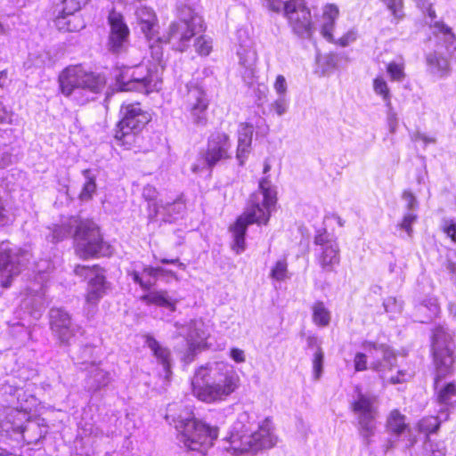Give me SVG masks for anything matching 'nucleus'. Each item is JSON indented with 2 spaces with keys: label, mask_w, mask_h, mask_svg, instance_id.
Instances as JSON below:
<instances>
[{
  "label": "nucleus",
  "mask_w": 456,
  "mask_h": 456,
  "mask_svg": "<svg viewBox=\"0 0 456 456\" xmlns=\"http://www.w3.org/2000/svg\"><path fill=\"white\" fill-rule=\"evenodd\" d=\"M423 12L428 13L429 37L428 50L425 53L427 70L437 78H443L450 73V60L456 56V35L452 28L443 20H437L436 12L429 0H414Z\"/></svg>",
  "instance_id": "nucleus-1"
},
{
  "label": "nucleus",
  "mask_w": 456,
  "mask_h": 456,
  "mask_svg": "<svg viewBox=\"0 0 456 456\" xmlns=\"http://www.w3.org/2000/svg\"><path fill=\"white\" fill-rule=\"evenodd\" d=\"M240 376L232 365L224 362H208L200 366L191 379L195 397L207 403L225 401L240 387Z\"/></svg>",
  "instance_id": "nucleus-2"
},
{
  "label": "nucleus",
  "mask_w": 456,
  "mask_h": 456,
  "mask_svg": "<svg viewBox=\"0 0 456 456\" xmlns=\"http://www.w3.org/2000/svg\"><path fill=\"white\" fill-rule=\"evenodd\" d=\"M276 187L269 177L259 180L258 190L253 192L243 215L231 228L233 237L232 249L236 254L245 250V234L251 224H267L277 201Z\"/></svg>",
  "instance_id": "nucleus-3"
},
{
  "label": "nucleus",
  "mask_w": 456,
  "mask_h": 456,
  "mask_svg": "<svg viewBox=\"0 0 456 456\" xmlns=\"http://www.w3.org/2000/svg\"><path fill=\"white\" fill-rule=\"evenodd\" d=\"M73 233L76 255L82 259L108 255L110 247L102 240L99 227L91 220L67 217L54 225L52 241L58 242Z\"/></svg>",
  "instance_id": "nucleus-4"
},
{
  "label": "nucleus",
  "mask_w": 456,
  "mask_h": 456,
  "mask_svg": "<svg viewBox=\"0 0 456 456\" xmlns=\"http://www.w3.org/2000/svg\"><path fill=\"white\" fill-rule=\"evenodd\" d=\"M452 336L444 327H436L433 331L432 352L436 369L435 389L437 394V402L443 412L447 413L449 408L456 405V385L448 383L440 386V380L452 371L453 359Z\"/></svg>",
  "instance_id": "nucleus-5"
},
{
  "label": "nucleus",
  "mask_w": 456,
  "mask_h": 456,
  "mask_svg": "<svg viewBox=\"0 0 456 456\" xmlns=\"http://www.w3.org/2000/svg\"><path fill=\"white\" fill-rule=\"evenodd\" d=\"M152 62L147 61L135 66H124L115 70L117 85L121 91H140L149 94L161 87L164 69L163 52L159 45H150Z\"/></svg>",
  "instance_id": "nucleus-6"
},
{
  "label": "nucleus",
  "mask_w": 456,
  "mask_h": 456,
  "mask_svg": "<svg viewBox=\"0 0 456 456\" xmlns=\"http://www.w3.org/2000/svg\"><path fill=\"white\" fill-rule=\"evenodd\" d=\"M227 441L230 445L226 450L238 455L271 448L276 444V437L273 434L270 419H265L258 426L256 431H252L249 416L244 412L240 414L233 423Z\"/></svg>",
  "instance_id": "nucleus-7"
},
{
  "label": "nucleus",
  "mask_w": 456,
  "mask_h": 456,
  "mask_svg": "<svg viewBox=\"0 0 456 456\" xmlns=\"http://www.w3.org/2000/svg\"><path fill=\"white\" fill-rule=\"evenodd\" d=\"M59 82L65 96L72 98L78 104H85L103 89L106 79L102 75L86 71L80 65H75L61 73Z\"/></svg>",
  "instance_id": "nucleus-8"
},
{
  "label": "nucleus",
  "mask_w": 456,
  "mask_h": 456,
  "mask_svg": "<svg viewBox=\"0 0 456 456\" xmlns=\"http://www.w3.org/2000/svg\"><path fill=\"white\" fill-rule=\"evenodd\" d=\"M173 406H169L167 419H172L178 432V439L183 445L191 451L204 452L213 445L218 436V429L191 417L186 411L184 416L175 417L172 414Z\"/></svg>",
  "instance_id": "nucleus-9"
},
{
  "label": "nucleus",
  "mask_w": 456,
  "mask_h": 456,
  "mask_svg": "<svg viewBox=\"0 0 456 456\" xmlns=\"http://www.w3.org/2000/svg\"><path fill=\"white\" fill-rule=\"evenodd\" d=\"M178 20L173 21L168 30L160 37H156L155 43L169 44L173 49L185 51L191 38L204 30L203 19L188 5L178 8Z\"/></svg>",
  "instance_id": "nucleus-10"
},
{
  "label": "nucleus",
  "mask_w": 456,
  "mask_h": 456,
  "mask_svg": "<svg viewBox=\"0 0 456 456\" xmlns=\"http://www.w3.org/2000/svg\"><path fill=\"white\" fill-rule=\"evenodd\" d=\"M265 6L277 13L283 12L292 31L303 39H312L316 31L310 8L305 0H264Z\"/></svg>",
  "instance_id": "nucleus-11"
},
{
  "label": "nucleus",
  "mask_w": 456,
  "mask_h": 456,
  "mask_svg": "<svg viewBox=\"0 0 456 456\" xmlns=\"http://www.w3.org/2000/svg\"><path fill=\"white\" fill-rule=\"evenodd\" d=\"M365 349L371 359L370 369L379 373L384 383L399 384L411 378L409 372L401 370H396V375L392 374L396 368V355L388 346L367 343Z\"/></svg>",
  "instance_id": "nucleus-12"
},
{
  "label": "nucleus",
  "mask_w": 456,
  "mask_h": 456,
  "mask_svg": "<svg viewBox=\"0 0 456 456\" xmlns=\"http://www.w3.org/2000/svg\"><path fill=\"white\" fill-rule=\"evenodd\" d=\"M74 273L79 277L89 278L86 295L84 312L87 318H92L97 312L98 304L108 289L104 270L99 265H81L74 267Z\"/></svg>",
  "instance_id": "nucleus-13"
},
{
  "label": "nucleus",
  "mask_w": 456,
  "mask_h": 456,
  "mask_svg": "<svg viewBox=\"0 0 456 456\" xmlns=\"http://www.w3.org/2000/svg\"><path fill=\"white\" fill-rule=\"evenodd\" d=\"M238 48L236 51L239 59V72L243 81L253 86L257 74V53L254 42L247 28H240L236 33Z\"/></svg>",
  "instance_id": "nucleus-14"
},
{
  "label": "nucleus",
  "mask_w": 456,
  "mask_h": 456,
  "mask_svg": "<svg viewBox=\"0 0 456 456\" xmlns=\"http://www.w3.org/2000/svg\"><path fill=\"white\" fill-rule=\"evenodd\" d=\"M120 112L123 118L118 123L115 138L126 143L148 124L151 120V115L142 110L138 102L123 104Z\"/></svg>",
  "instance_id": "nucleus-15"
},
{
  "label": "nucleus",
  "mask_w": 456,
  "mask_h": 456,
  "mask_svg": "<svg viewBox=\"0 0 456 456\" xmlns=\"http://www.w3.org/2000/svg\"><path fill=\"white\" fill-rule=\"evenodd\" d=\"M314 244L317 264L323 272H333L340 262V249L337 239L326 230L318 231Z\"/></svg>",
  "instance_id": "nucleus-16"
},
{
  "label": "nucleus",
  "mask_w": 456,
  "mask_h": 456,
  "mask_svg": "<svg viewBox=\"0 0 456 456\" xmlns=\"http://www.w3.org/2000/svg\"><path fill=\"white\" fill-rule=\"evenodd\" d=\"M378 404L379 400L376 395L361 392L352 404L353 411L357 415L361 435L367 444H370V438L374 435Z\"/></svg>",
  "instance_id": "nucleus-17"
},
{
  "label": "nucleus",
  "mask_w": 456,
  "mask_h": 456,
  "mask_svg": "<svg viewBox=\"0 0 456 456\" xmlns=\"http://www.w3.org/2000/svg\"><path fill=\"white\" fill-rule=\"evenodd\" d=\"M28 252L11 248L8 242L0 243V282L9 287L13 277L17 276L28 260Z\"/></svg>",
  "instance_id": "nucleus-18"
},
{
  "label": "nucleus",
  "mask_w": 456,
  "mask_h": 456,
  "mask_svg": "<svg viewBox=\"0 0 456 456\" xmlns=\"http://www.w3.org/2000/svg\"><path fill=\"white\" fill-rule=\"evenodd\" d=\"M209 104L210 99L201 86H188V93L184 100V110L192 124L198 126L207 125Z\"/></svg>",
  "instance_id": "nucleus-19"
},
{
  "label": "nucleus",
  "mask_w": 456,
  "mask_h": 456,
  "mask_svg": "<svg viewBox=\"0 0 456 456\" xmlns=\"http://www.w3.org/2000/svg\"><path fill=\"white\" fill-rule=\"evenodd\" d=\"M178 335L184 337L189 346L190 354L185 356V361H193L194 351L203 346L209 336V330L201 319L191 320L188 324L175 323Z\"/></svg>",
  "instance_id": "nucleus-20"
},
{
  "label": "nucleus",
  "mask_w": 456,
  "mask_h": 456,
  "mask_svg": "<svg viewBox=\"0 0 456 456\" xmlns=\"http://www.w3.org/2000/svg\"><path fill=\"white\" fill-rule=\"evenodd\" d=\"M94 347L86 346L82 349L83 355L79 358L82 360L80 362L85 365L84 370L86 371V387L89 392H98L106 387L112 381L111 374L100 367L99 364L92 362L87 363V359L93 355Z\"/></svg>",
  "instance_id": "nucleus-21"
},
{
  "label": "nucleus",
  "mask_w": 456,
  "mask_h": 456,
  "mask_svg": "<svg viewBox=\"0 0 456 456\" xmlns=\"http://www.w3.org/2000/svg\"><path fill=\"white\" fill-rule=\"evenodd\" d=\"M50 325L54 337L62 345H69L71 338L81 329L72 322L70 314L61 307L50 310Z\"/></svg>",
  "instance_id": "nucleus-22"
},
{
  "label": "nucleus",
  "mask_w": 456,
  "mask_h": 456,
  "mask_svg": "<svg viewBox=\"0 0 456 456\" xmlns=\"http://www.w3.org/2000/svg\"><path fill=\"white\" fill-rule=\"evenodd\" d=\"M387 428L392 437L387 440L386 452L395 448L398 438L402 436L406 438L405 448H411L415 444L416 437L406 423L405 416L401 414L399 411L394 410L390 412L387 420Z\"/></svg>",
  "instance_id": "nucleus-23"
},
{
  "label": "nucleus",
  "mask_w": 456,
  "mask_h": 456,
  "mask_svg": "<svg viewBox=\"0 0 456 456\" xmlns=\"http://www.w3.org/2000/svg\"><path fill=\"white\" fill-rule=\"evenodd\" d=\"M108 20L110 26L109 50L113 53H119L128 45L130 30L123 16L115 11L109 14Z\"/></svg>",
  "instance_id": "nucleus-24"
},
{
  "label": "nucleus",
  "mask_w": 456,
  "mask_h": 456,
  "mask_svg": "<svg viewBox=\"0 0 456 456\" xmlns=\"http://www.w3.org/2000/svg\"><path fill=\"white\" fill-rule=\"evenodd\" d=\"M127 273L135 283H138L145 290L154 286L159 278L175 275L172 271L162 267L143 266L140 265H134L127 271Z\"/></svg>",
  "instance_id": "nucleus-25"
},
{
  "label": "nucleus",
  "mask_w": 456,
  "mask_h": 456,
  "mask_svg": "<svg viewBox=\"0 0 456 456\" xmlns=\"http://www.w3.org/2000/svg\"><path fill=\"white\" fill-rule=\"evenodd\" d=\"M185 209V200L183 195H180L173 201H164L160 199L158 202L150 205V215L159 216L164 222L172 223L183 217Z\"/></svg>",
  "instance_id": "nucleus-26"
},
{
  "label": "nucleus",
  "mask_w": 456,
  "mask_h": 456,
  "mask_svg": "<svg viewBox=\"0 0 456 456\" xmlns=\"http://www.w3.org/2000/svg\"><path fill=\"white\" fill-rule=\"evenodd\" d=\"M231 142L224 133H215L208 139L205 161L208 168H212L219 160L229 157Z\"/></svg>",
  "instance_id": "nucleus-27"
},
{
  "label": "nucleus",
  "mask_w": 456,
  "mask_h": 456,
  "mask_svg": "<svg viewBox=\"0 0 456 456\" xmlns=\"http://www.w3.org/2000/svg\"><path fill=\"white\" fill-rule=\"evenodd\" d=\"M338 16V7L334 4H327L322 8V14L315 22L316 31L328 42H335L333 32Z\"/></svg>",
  "instance_id": "nucleus-28"
},
{
  "label": "nucleus",
  "mask_w": 456,
  "mask_h": 456,
  "mask_svg": "<svg viewBox=\"0 0 456 456\" xmlns=\"http://www.w3.org/2000/svg\"><path fill=\"white\" fill-rule=\"evenodd\" d=\"M137 17L138 25L141 31L145 37L154 45L156 40V33L158 32L159 25L157 16L151 8L147 6H140L135 12Z\"/></svg>",
  "instance_id": "nucleus-29"
},
{
  "label": "nucleus",
  "mask_w": 456,
  "mask_h": 456,
  "mask_svg": "<svg viewBox=\"0 0 456 456\" xmlns=\"http://www.w3.org/2000/svg\"><path fill=\"white\" fill-rule=\"evenodd\" d=\"M253 129L254 125L251 122L239 126L236 158L240 165H243L251 151Z\"/></svg>",
  "instance_id": "nucleus-30"
},
{
  "label": "nucleus",
  "mask_w": 456,
  "mask_h": 456,
  "mask_svg": "<svg viewBox=\"0 0 456 456\" xmlns=\"http://www.w3.org/2000/svg\"><path fill=\"white\" fill-rule=\"evenodd\" d=\"M141 301L147 305H155L173 313L176 310L179 300L172 297L167 290H153L142 295Z\"/></svg>",
  "instance_id": "nucleus-31"
},
{
  "label": "nucleus",
  "mask_w": 456,
  "mask_h": 456,
  "mask_svg": "<svg viewBox=\"0 0 456 456\" xmlns=\"http://www.w3.org/2000/svg\"><path fill=\"white\" fill-rule=\"evenodd\" d=\"M55 23L59 30L69 32L78 31L85 27L84 20L76 12L68 14L61 12V14L57 17Z\"/></svg>",
  "instance_id": "nucleus-32"
},
{
  "label": "nucleus",
  "mask_w": 456,
  "mask_h": 456,
  "mask_svg": "<svg viewBox=\"0 0 456 456\" xmlns=\"http://www.w3.org/2000/svg\"><path fill=\"white\" fill-rule=\"evenodd\" d=\"M145 344L151 349L159 362L163 365L166 372L170 368V352L167 347L162 346L152 336H145Z\"/></svg>",
  "instance_id": "nucleus-33"
},
{
  "label": "nucleus",
  "mask_w": 456,
  "mask_h": 456,
  "mask_svg": "<svg viewBox=\"0 0 456 456\" xmlns=\"http://www.w3.org/2000/svg\"><path fill=\"white\" fill-rule=\"evenodd\" d=\"M374 94L379 97L387 107L391 106L392 94L387 81L382 74L378 75L372 81Z\"/></svg>",
  "instance_id": "nucleus-34"
},
{
  "label": "nucleus",
  "mask_w": 456,
  "mask_h": 456,
  "mask_svg": "<svg viewBox=\"0 0 456 456\" xmlns=\"http://www.w3.org/2000/svg\"><path fill=\"white\" fill-rule=\"evenodd\" d=\"M447 419L448 413L443 412V409H440L438 416H429L419 420L418 424L419 431L427 434L434 433L439 428L441 422Z\"/></svg>",
  "instance_id": "nucleus-35"
},
{
  "label": "nucleus",
  "mask_w": 456,
  "mask_h": 456,
  "mask_svg": "<svg viewBox=\"0 0 456 456\" xmlns=\"http://www.w3.org/2000/svg\"><path fill=\"white\" fill-rule=\"evenodd\" d=\"M387 73L391 81L401 82L405 77V61L398 56L387 64Z\"/></svg>",
  "instance_id": "nucleus-36"
},
{
  "label": "nucleus",
  "mask_w": 456,
  "mask_h": 456,
  "mask_svg": "<svg viewBox=\"0 0 456 456\" xmlns=\"http://www.w3.org/2000/svg\"><path fill=\"white\" fill-rule=\"evenodd\" d=\"M308 345L313 346L316 345L317 348L314 354L312 363H313V377L314 380H318L322 374L323 370V360H324V353L321 346L317 344L318 340L314 337L308 338Z\"/></svg>",
  "instance_id": "nucleus-37"
},
{
  "label": "nucleus",
  "mask_w": 456,
  "mask_h": 456,
  "mask_svg": "<svg viewBox=\"0 0 456 456\" xmlns=\"http://www.w3.org/2000/svg\"><path fill=\"white\" fill-rule=\"evenodd\" d=\"M313 322L319 327H326L330 324L331 319L330 311L322 301L315 302L312 306Z\"/></svg>",
  "instance_id": "nucleus-38"
},
{
  "label": "nucleus",
  "mask_w": 456,
  "mask_h": 456,
  "mask_svg": "<svg viewBox=\"0 0 456 456\" xmlns=\"http://www.w3.org/2000/svg\"><path fill=\"white\" fill-rule=\"evenodd\" d=\"M392 16V22L398 23L404 17L403 0H380Z\"/></svg>",
  "instance_id": "nucleus-39"
},
{
  "label": "nucleus",
  "mask_w": 456,
  "mask_h": 456,
  "mask_svg": "<svg viewBox=\"0 0 456 456\" xmlns=\"http://www.w3.org/2000/svg\"><path fill=\"white\" fill-rule=\"evenodd\" d=\"M288 264L285 259L279 260L275 263L271 270L270 276L272 279L281 281L288 277Z\"/></svg>",
  "instance_id": "nucleus-40"
},
{
  "label": "nucleus",
  "mask_w": 456,
  "mask_h": 456,
  "mask_svg": "<svg viewBox=\"0 0 456 456\" xmlns=\"http://www.w3.org/2000/svg\"><path fill=\"white\" fill-rule=\"evenodd\" d=\"M212 40L210 37H199L194 44L195 51L201 56L208 55L212 51Z\"/></svg>",
  "instance_id": "nucleus-41"
},
{
  "label": "nucleus",
  "mask_w": 456,
  "mask_h": 456,
  "mask_svg": "<svg viewBox=\"0 0 456 456\" xmlns=\"http://www.w3.org/2000/svg\"><path fill=\"white\" fill-rule=\"evenodd\" d=\"M289 105V100L287 95L278 96V98L272 102L271 110H273L278 116L284 115Z\"/></svg>",
  "instance_id": "nucleus-42"
},
{
  "label": "nucleus",
  "mask_w": 456,
  "mask_h": 456,
  "mask_svg": "<svg viewBox=\"0 0 456 456\" xmlns=\"http://www.w3.org/2000/svg\"><path fill=\"white\" fill-rule=\"evenodd\" d=\"M411 141L416 144L417 147L420 146L423 149H425L428 144L436 142L435 137L421 132H416L412 134Z\"/></svg>",
  "instance_id": "nucleus-43"
},
{
  "label": "nucleus",
  "mask_w": 456,
  "mask_h": 456,
  "mask_svg": "<svg viewBox=\"0 0 456 456\" xmlns=\"http://www.w3.org/2000/svg\"><path fill=\"white\" fill-rule=\"evenodd\" d=\"M442 229L444 232L456 243V218L444 219Z\"/></svg>",
  "instance_id": "nucleus-44"
},
{
  "label": "nucleus",
  "mask_w": 456,
  "mask_h": 456,
  "mask_svg": "<svg viewBox=\"0 0 456 456\" xmlns=\"http://www.w3.org/2000/svg\"><path fill=\"white\" fill-rule=\"evenodd\" d=\"M383 305L387 313L394 314H400L403 309L401 302H399L395 297H393L386 298L383 302Z\"/></svg>",
  "instance_id": "nucleus-45"
},
{
  "label": "nucleus",
  "mask_w": 456,
  "mask_h": 456,
  "mask_svg": "<svg viewBox=\"0 0 456 456\" xmlns=\"http://www.w3.org/2000/svg\"><path fill=\"white\" fill-rule=\"evenodd\" d=\"M95 189H96V184L94 182V178L86 177V182L85 183L82 191L80 193L81 200H87L91 199Z\"/></svg>",
  "instance_id": "nucleus-46"
},
{
  "label": "nucleus",
  "mask_w": 456,
  "mask_h": 456,
  "mask_svg": "<svg viewBox=\"0 0 456 456\" xmlns=\"http://www.w3.org/2000/svg\"><path fill=\"white\" fill-rule=\"evenodd\" d=\"M83 4H86L83 0H63L62 12L68 14L77 12Z\"/></svg>",
  "instance_id": "nucleus-47"
},
{
  "label": "nucleus",
  "mask_w": 456,
  "mask_h": 456,
  "mask_svg": "<svg viewBox=\"0 0 456 456\" xmlns=\"http://www.w3.org/2000/svg\"><path fill=\"white\" fill-rule=\"evenodd\" d=\"M356 39V32L354 29H350L347 32H346L341 37L338 39H335V42H332L335 45H340V46H347L351 43L354 42Z\"/></svg>",
  "instance_id": "nucleus-48"
},
{
  "label": "nucleus",
  "mask_w": 456,
  "mask_h": 456,
  "mask_svg": "<svg viewBox=\"0 0 456 456\" xmlns=\"http://www.w3.org/2000/svg\"><path fill=\"white\" fill-rule=\"evenodd\" d=\"M273 89L278 96L287 95V81L282 75H278L276 77L275 82L273 84Z\"/></svg>",
  "instance_id": "nucleus-49"
},
{
  "label": "nucleus",
  "mask_w": 456,
  "mask_h": 456,
  "mask_svg": "<svg viewBox=\"0 0 456 456\" xmlns=\"http://www.w3.org/2000/svg\"><path fill=\"white\" fill-rule=\"evenodd\" d=\"M425 450L430 452V456H444V448L432 443L429 439L425 442Z\"/></svg>",
  "instance_id": "nucleus-50"
},
{
  "label": "nucleus",
  "mask_w": 456,
  "mask_h": 456,
  "mask_svg": "<svg viewBox=\"0 0 456 456\" xmlns=\"http://www.w3.org/2000/svg\"><path fill=\"white\" fill-rule=\"evenodd\" d=\"M158 192L153 186L147 185L142 190V197L149 202V206L158 202L157 200Z\"/></svg>",
  "instance_id": "nucleus-51"
},
{
  "label": "nucleus",
  "mask_w": 456,
  "mask_h": 456,
  "mask_svg": "<svg viewBox=\"0 0 456 456\" xmlns=\"http://www.w3.org/2000/svg\"><path fill=\"white\" fill-rule=\"evenodd\" d=\"M354 368L356 371H362L367 369V355L362 353H357L354 356Z\"/></svg>",
  "instance_id": "nucleus-52"
},
{
  "label": "nucleus",
  "mask_w": 456,
  "mask_h": 456,
  "mask_svg": "<svg viewBox=\"0 0 456 456\" xmlns=\"http://www.w3.org/2000/svg\"><path fill=\"white\" fill-rule=\"evenodd\" d=\"M420 307H427L429 314V318L436 316L439 311V306L436 299H429L427 303H423Z\"/></svg>",
  "instance_id": "nucleus-53"
},
{
  "label": "nucleus",
  "mask_w": 456,
  "mask_h": 456,
  "mask_svg": "<svg viewBox=\"0 0 456 456\" xmlns=\"http://www.w3.org/2000/svg\"><path fill=\"white\" fill-rule=\"evenodd\" d=\"M416 216L412 213H408L404 216L403 220L401 224V227L405 230L408 233L411 231V224L415 221Z\"/></svg>",
  "instance_id": "nucleus-54"
},
{
  "label": "nucleus",
  "mask_w": 456,
  "mask_h": 456,
  "mask_svg": "<svg viewBox=\"0 0 456 456\" xmlns=\"http://www.w3.org/2000/svg\"><path fill=\"white\" fill-rule=\"evenodd\" d=\"M231 358L238 362H245V354L244 351L239 348H232L230 353Z\"/></svg>",
  "instance_id": "nucleus-55"
},
{
  "label": "nucleus",
  "mask_w": 456,
  "mask_h": 456,
  "mask_svg": "<svg viewBox=\"0 0 456 456\" xmlns=\"http://www.w3.org/2000/svg\"><path fill=\"white\" fill-rule=\"evenodd\" d=\"M403 199L407 204V208L409 210L413 209L417 205V200L414 195L411 191H404L403 194Z\"/></svg>",
  "instance_id": "nucleus-56"
},
{
  "label": "nucleus",
  "mask_w": 456,
  "mask_h": 456,
  "mask_svg": "<svg viewBox=\"0 0 456 456\" xmlns=\"http://www.w3.org/2000/svg\"><path fill=\"white\" fill-rule=\"evenodd\" d=\"M268 93V88L265 85H258L257 86V101L258 104H262L265 100Z\"/></svg>",
  "instance_id": "nucleus-57"
},
{
  "label": "nucleus",
  "mask_w": 456,
  "mask_h": 456,
  "mask_svg": "<svg viewBox=\"0 0 456 456\" xmlns=\"http://www.w3.org/2000/svg\"><path fill=\"white\" fill-rule=\"evenodd\" d=\"M159 261L162 264H173V265H177L182 269L184 268V265L183 263H181L178 258H175V259L161 258Z\"/></svg>",
  "instance_id": "nucleus-58"
},
{
  "label": "nucleus",
  "mask_w": 456,
  "mask_h": 456,
  "mask_svg": "<svg viewBox=\"0 0 456 456\" xmlns=\"http://www.w3.org/2000/svg\"><path fill=\"white\" fill-rule=\"evenodd\" d=\"M272 161H275V159L274 158H269V159H266L263 171L267 172V171H270L272 168H273V166L271 163Z\"/></svg>",
  "instance_id": "nucleus-59"
},
{
  "label": "nucleus",
  "mask_w": 456,
  "mask_h": 456,
  "mask_svg": "<svg viewBox=\"0 0 456 456\" xmlns=\"http://www.w3.org/2000/svg\"><path fill=\"white\" fill-rule=\"evenodd\" d=\"M447 269L452 273L454 279L456 280V263H449Z\"/></svg>",
  "instance_id": "nucleus-60"
},
{
  "label": "nucleus",
  "mask_w": 456,
  "mask_h": 456,
  "mask_svg": "<svg viewBox=\"0 0 456 456\" xmlns=\"http://www.w3.org/2000/svg\"><path fill=\"white\" fill-rule=\"evenodd\" d=\"M4 417H5V410L4 407L0 406V426L2 425V422H3Z\"/></svg>",
  "instance_id": "nucleus-61"
},
{
  "label": "nucleus",
  "mask_w": 456,
  "mask_h": 456,
  "mask_svg": "<svg viewBox=\"0 0 456 456\" xmlns=\"http://www.w3.org/2000/svg\"><path fill=\"white\" fill-rule=\"evenodd\" d=\"M0 456H13V455L8 454L6 451L0 448Z\"/></svg>",
  "instance_id": "nucleus-62"
},
{
  "label": "nucleus",
  "mask_w": 456,
  "mask_h": 456,
  "mask_svg": "<svg viewBox=\"0 0 456 456\" xmlns=\"http://www.w3.org/2000/svg\"><path fill=\"white\" fill-rule=\"evenodd\" d=\"M262 125H265V119L259 118L258 121L256 122V126H259Z\"/></svg>",
  "instance_id": "nucleus-63"
},
{
  "label": "nucleus",
  "mask_w": 456,
  "mask_h": 456,
  "mask_svg": "<svg viewBox=\"0 0 456 456\" xmlns=\"http://www.w3.org/2000/svg\"><path fill=\"white\" fill-rule=\"evenodd\" d=\"M4 32V28L2 26V24L0 23V33H3Z\"/></svg>",
  "instance_id": "nucleus-64"
}]
</instances>
